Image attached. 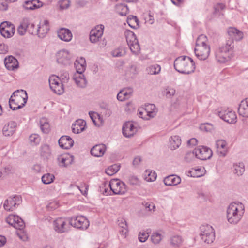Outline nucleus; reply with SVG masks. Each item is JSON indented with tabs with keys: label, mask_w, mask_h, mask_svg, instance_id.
<instances>
[{
	"label": "nucleus",
	"mask_w": 248,
	"mask_h": 248,
	"mask_svg": "<svg viewBox=\"0 0 248 248\" xmlns=\"http://www.w3.org/2000/svg\"><path fill=\"white\" fill-rule=\"evenodd\" d=\"M174 67L178 72L185 74H189L193 72L195 69L193 60L186 56L176 58L174 62Z\"/></svg>",
	"instance_id": "obj_1"
},
{
	"label": "nucleus",
	"mask_w": 248,
	"mask_h": 248,
	"mask_svg": "<svg viewBox=\"0 0 248 248\" xmlns=\"http://www.w3.org/2000/svg\"><path fill=\"white\" fill-rule=\"evenodd\" d=\"M244 206L239 202L231 203L227 211V217L228 221L231 224L237 223L244 213Z\"/></svg>",
	"instance_id": "obj_2"
},
{
	"label": "nucleus",
	"mask_w": 248,
	"mask_h": 248,
	"mask_svg": "<svg viewBox=\"0 0 248 248\" xmlns=\"http://www.w3.org/2000/svg\"><path fill=\"white\" fill-rule=\"evenodd\" d=\"M27 99V92L23 90H17L13 93L9 99V107L13 110L20 109L25 106Z\"/></svg>",
	"instance_id": "obj_3"
},
{
	"label": "nucleus",
	"mask_w": 248,
	"mask_h": 248,
	"mask_svg": "<svg viewBox=\"0 0 248 248\" xmlns=\"http://www.w3.org/2000/svg\"><path fill=\"white\" fill-rule=\"evenodd\" d=\"M233 47V42L232 40H227L225 45H223L215 52L217 61L220 63H224L230 59V52Z\"/></svg>",
	"instance_id": "obj_4"
},
{
	"label": "nucleus",
	"mask_w": 248,
	"mask_h": 248,
	"mask_svg": "<svg viewBox=\"0 0 248 248\" xmlns=\"http://www.w3.org/2000/svg\"><path fill=\"white\" fill-rule=\"evenodd\" d=\"M26 32L32 35L36 34V28H35V24L28 18H24L17 28V32L21 36L24 35Z\"/></svg>",
	"instance_id": "obj_5"
},
{
	"label": "nucleus",
	"mask_w": 248,
	"mask_h": 248,
	"mask_svg": "<svg viewBox=\"0 0 248 248\" xmlns=\"http://www.w3.org/2000/svg\"><path fill=\"white\" fill-rule=\"evenodd\" d=\"M200 236L205 243L210 244L213 242L215 237L214 229L209 225H202L200 227Z\"/></svg>",
	"instance_id": "obj_6"
},
{
	"label": "nucleus",
	"mask_w": 248,
	"mask_h": 248,
	"mask_svg": "<svg viewBox=\"0 0 248 248\" xmlns=\"http://www.w3.org/2000/svg\"><path fill=\"white\" fill-rule=\"evenodd\" d=\"M56 56L57 62L64 66L70 65L73 61L72 54L65 49L58 51Z\"/></svg>",
	"instance_id": "obj_7"
},
{
	"label": "nucleus",
	"mask_w": 248,
	"mask_h": 248,
	"mask_svg": "<svg viewBox=\"0 0 248 248\" xmlns=\"http://www.w3.org/2000/svg\"><path fill=\"white\" fill-rule=\"evenodd\" d=\"M219 117L229 124H235L237 122V116L235 112L229 108H221L218 111Z\"/></svg>",
	"instance_id": "obj_8"
},
{
	"label": "nucleus",
	"mask_w": 248,
	"mask_h": 248,
	"mask_svg": "<svg viewBox=\"0 0 248 248\" xmlns=\"http://www.w3.org/2000/svg\"><path fill=\"white\" fill-rule=\"evenodd\" d=\"M21 202L22 199L20 195L10 196L4 201L3 208L7 211H13Z\"/></svg>",
	"instance_id": "obj_9"
},
{
	"label": "nucleus",
	"mask_w": 248,
	"mask_h": 248,
	"mask_svg": "<svg viewBox=\"0 0 248 248\" xmlns=\"http://www.w3.org/2000/svg\"><path fill=\"white\" fill-rule=\"evenodd\" d=\"M109 186L111 190L115 195H123L127 191L125 184L118 179L111 180Z\"/></svg>",
	"instance_id": "obj_10"
},
{
	"label": "nucleus",
	"mask_w": 248,
	"mask_h": 248,
	"mask_svg": "<svg viewBox=\"0 0 248 248\" xmlns=\"http://www.w3.org/2000/svg\"><path fill=\"white\" fill-rule=\"evenodd\" d=\"M49 83L51 89L56 94H62L64 92L63 85L60 82V78L55 75L49 77Z\"/></svg>",
	"instance_id": "obj_11"
},
{
	"label": "nucleus",
	"mask_w": 248,
	"mask_h": 248,
	"mask_svg": "<svg viewBox=\"0 0 248 248\" xmlns=\"http://www.w3.org/2000/svg\"><path fill=\"white\" fill-rule=\"evenodd\" d=\"M70 225L80 229H87L89 226V220L82 216L72 217L69 219Z\"/></svg>",
	"instance_id": "obj_12"
},
{
	"label": "nucleus",
	"mask_w": 248,
	"mask_h": 248,
	"mask_svg": "<svg viewBox=\"0 0 248 248\" xmlns=\"http://www.w3.org/2000/svg\"><path fill=\"white\" fill-rule=\"evenodd\" d=\"M194 153L197 158L202 160L209 159L212 156V151L206 146H199L194 150Z\"/></svg>",
	"instance_id": "obj_13"
},
{
	"label": "nucleus",
	"mask_w": 248,
	"mask_h": 248,
	"mask_svg": "<svg viewBox=\"0 0 248 248\" xmlns=\"http://www.w3.org/2000/svg\"><path fill=\"white\" fill-rule=\"evenodd\" d=\"M15 32V26L11 22L4 21L0 24V32L5 38H10Z\"/></svg>",
	"instance_id": "obj_14"
},
{
	"label": "nucleus",
	"mask_w": 248,
	"mask_h": 248,
	"mask_svg": "<svg viewBox=\"0 0 248 248\" xmlns=\"http://www.w3.org/2000/svg\"><path fill=\"white\" fill-rule=\"evenodd\" d=\"M70 226L68 222L63 218L60 217L54 221V228L56 232L59 233H63L68 231Z\"/></svg>",
	"instance_id": "obj_15"
},
{
	"label": "nucleus",
	"mask_w": 248,
	"mask_h": 248,
	"mask_svg": "<svg viewBox=\"0 0 248 248\" xmlns=\"http://www.w3.org/2000/svg\"><path fill=\"white\" fill-rule=\"evenodd\" d=\"M6 220L9 224L17 229L22 230L25 227L23 220L18 216L10 215Z\"/></svg>",
	"instance_id": "obj_16"
},
{
	"label": "nucleus",
	"mask_w": 248,
	"mask_h": 248,
	"mask_svg": "<svg viewBox=\"0 0 248 248\" xmlns=\"http://www.w3.org/2000/svg\"><path fill=\"white\" fill-rule=\"evenodd\" d=\"M104 26L100 24L96 26L94 29L90 31V40L93 43L98 42L103 34Z\"/></svg>",
	"instance_id": "obj_17"
},
{
	"label": "nucleus",
	"mask_w": 248,
	"mask_h": 248,
	"mask_svg": "<svg viewBox=\"0 0 248 248\" xmlns=\"http://www.w3.org/2000/svg\"><path fill=\"white\" fill-rule=\"evenodd\" d=\"M194 51L197 57L201 60H205L209 56L210 52V46H195Z\"/></svg>",
	"instance_id": "obj_18"
},
{
	"label": "nucleus",
	"mask_w": 248,
	"mask_h": 248,
	"mask_svg": "<svg viewBox=\"0 0 248 248\" xmlns=\"http://www.w3.org/2000/svg\"><path fill=\"white\" fill-rule=\"evenodd\" d=\"M217 152L219 157H224L228 151L227 143L225 140H218L216 142Z\"/></svg>",
	"instance_id": "obj_19"
},
{
	"label": "nucleus",
	"mask_w": 248,
	"mask_h": 248,
	"mask_svg": "<svg viewBox=\"0 0 248 248\" xmlns=\"http://www.w3.org/2000/svg\"><path fill=\"white\" fill-rule=\"evenodd\" d=\"M122 131L124 137L129 138L137 132V127L134 126L132 122H127L123 125Z\"/></svg>",
	"instance_id": "obj_20"
},
{
	"label": "nucleus",
	"mask_w": 248,
	"mask_h": 248,
	"mask_svg": "<svg viewBox=\"0 0 248 248\" xmlns=\"http://www.w3.org/2000/svg\"><path fill=\"white\" fill-rule=\"evenodd\" d=\"M49 30V22L47 20L40 23L36 28V34L40 38H44Z\"/></svg>",
	"instance_id": "obj_21"
},
{
	"label": "nucleus",
	"mask_w": 248,
	"mask_h": 248,
	"mask_svg": "<svg viewBox=\"0 0 248 248\" xmlns=\"http://www.w3.org/2000/svg\"><path fill=\"white\" fill-rule=\"evenodd\" d=\"M58 143L62 148L68 149L73 146L74 142L69 136H62L60 138Z\"/></svg>",
	"instance_id": "obj_22"
},
{
	"label": "nucleus",
	"mask_w": 248,
	"mask_h": 248,
	"mask_svg": "<svg viewBox=\"0 0 248 248\" xmlns=\"http://www.w3.org/2000/svg\"><path fill=\"white\" fill-rule=\"evenodd\" d=\"M228 34L231 39L229 40L240 41L243 37V33L242 31L235 28L230 27L228 29ZM233 43V42H232Z\"/></svg>",
	"instance_id": "obj_23"
},
{
	"label": "nucleus",
	"mask_w": 248,
	"mask_h": 248,
	"mask_svg": "<svg viewBox=\"0 0 248 248\" xmlns=\"http://www.w3.org/2000/svg\"><path fill=\"white\" fill-rule=\"evenodd\" d=\"M4 64L9 70H14L19 66L18 61L12 56H9L5 58Z\"/></svg>",
	"instance_id": "obj_24"
},
{
	"label": "nucleus",
	"mask_w": 248,
	"mask_h": 248,
	"mask_svg": "<svg viewBox=\"0 0 248 248\" xmlns=\"http://www.w3.org/2000/svg\"><path fill=\"white\" fill-rule=\"evenodd\" d=\"M106 151V147L104 144H97L94 146L91 150V155L96 157L103 156Z\"/></svg>",
	"instance_id": "obj_25"
},
{
	"label": "nucleus",
	"mask_w": 248,
	"mask_h": 248,
	"mask_svg": "<svg viewBox=\"0 0 248 248\" xmlns=\"http://www.w3.org/2000/svg\"><path fill=\"white\" fill-rule=\"evenodd\" d=\"M59 165L62 167H67L71 165L74 160V157L69 154H63L58 157Z\"/></svg>",
	"instance_id": "obj_26"
},
{
	"label": "nucleus",
	"mask_w": 248,
	"mask_h": 248,
	"mask_svg": "<svg viewBox=\"0 0 248 248\" xmlns=\"http://www.w3.org/2000/svg\"><path fill=\"white\" fill-rule=\"evenodd\" d=\"M17 124L15 122L11 121L5 124L2 129L3 133L5 136H12L16 131Z\"/></svg>",
	"instance_id": "obj_27"
},
{
	"label": "nucleus",
	"mask_w": 248,
	"mask_h": 248,
	"mask_svg": "<svg viewBox=\"0 0 248 248\" xmlns=\"http://www.w3.org/2000/svg\"><path fill=\"white\" fill-rule=\"evenodd\" d=\"M59 38L64 41L69 42L72 38V34L71 31L67 29L62 28L58 31Z\"/></svg>",
	"instance_id": "obj_28"
},
{
	"label": "nucleus",
	"mask_w": 248,
	"mask_h": 248,
	"mask_svg": "<svg viewBox=\"0 0 248 248\" xmlns=\"http://www.w3.org/2000/svg\"><path fill=\"white\" fill-rule=\"evenodd\" d=\"M239 115L248 118V98L241 101L238 108Z\"/></svg>",
	"instance_id": "obj_29"
},
{
	"label": "nucleus",
	"mask_w": 248,
	"mask_h": 248,
	"mask_svg": "<svg viewBox=\"0 0 248 248\" xmlns=\"http://www.w3.org/2000/svg\"><path fill=\"white\" fill-rule=\"evenodd\" d=\"M86 122L82 119L77 120L72 125V131L74 133L78 134L84 130Z\"/></svg>",
	"instance_id": "obj_30"
},
{
	"label": "nucleus",
	"mask_w": 248,
	"mask_h": 248,
	"mask_svg": "<svg viewBox=\"0 0 248 248\" xmlns=\"http://www.w3.org/2000/svg\"><path fill=\"white\" fill-rule=\"evenodd\" d=\"M74 64L78 74L82 75L86 67L85 59L84 58L81 57L79 59L75 61Z\"/></svg>",
	"instance_id": "obj_31"
},
{
	"label": "nucleus",
	"mask_w": 248,
	"mask_h": 248,
	"mask_svg": "<svg viewBox=\"0 0 248 248\" xmlns=\"http://www.w3.org/2000/svg\"><path fill=\"white\" fill-rule=\"evenodd\" d=\"M180 182V177L175 175H169L164 179V184L166 186H175Z\"/></svg>",
	"instance_id": "obj_32"
},
{
	"label": "nucleus",
	"mask_w": 248,
	"mask_h": 248,
	"mask_svg": "<svg viewBox=\"0 0 248 248\" xmlns=\"http://www.w3.org/2000/svg\"><path fill=\"white\" fill-rule=\"evenodd\" d=\"M170 148L173 150L178 148L181 144V138L177 135L171 136L169 139Z\"/></svg>",
	"instance_id": "obj_33"
},
{
	"label": "nucleus",
	"mask_w": 248,
	"mask_h": 248,
	"mask_svg": "<svg viewBox=\"0 0 248 248\" xmlns=\"http://www.w3.org/2000/svg\"><path fill=\"white\" fill-rule=\"evenodd\" d=\"M73 79L78 86L80 88H84L86 87L87 81L84 78V75H75Z\"/></svg>",
	"instance_id": "obj_34"
},
{
	"label": "nucleus",
	"mask_w": 248,
	"mask_h": 248,
	"mask_svg": "<svg viewBox=\"0 0 248 248\" xmlns=\"http://www.w3.org/2000/svg\"><path fill=\"white\" fill-rule=\"evenodd\" d=\"M42 6L41 2L38 0H32L27 1L25 2L24 7L28 10H33Z\"/></svg>",
	"instance_id": "obj_35"
},
{
	"label": "nucleus",
	"mask_w": 248,
	"mask_h": 248,
	"mask_svg": "<svg viewBox=\"0 0 248 248\" xmlns=\"http://www.w3.org/2000/svg\"><path fill=\"white\" fill-rule=\"evenodd\" d=\"M40 127L44 133H48L50 130V124L46 118H42L40 120Z\"/></svg>",
	"instance_id": "obj_36"
},
{
	"label": "nucleus",
	"mask_w": 248,
	"mask_h": 248,
	"mask_svg": "<svg viewBox=\"0 0 248 248\" xmlns=\"http://www.w3.org/2000/svg\"><path fill=\"white\" fill-rule=\"evenodd\" d=\"M127 22L129 26L133 29L139 27V20L136 16H129L127 17Z\"/></svg>",
	"instance_id": "obj_37"
},
{
	"label": "nucleus",
	"mask_w": 248,
	"mask_h": 248,
	"mask_svg": "<svg viewBox=\"0 0 248 248\" xmlns=\"http://www.w3.org/2000/svg\"><path fill=\"white\" fill-rule=\"evenodd\" d=\"M209 46L208 44V39L205 35H200L196 40L195 46Z\"/></svg>",
	"instance_id": "obj_38"
},
{
	"label": "nucleus",
	"mask_w": 248,
	"mask_h": 248,
	"mask_svg": "<svg viewBox=\"0 0 248 248\" xmlns=\"http://www.w3.org/2000/svg\"><path fill=\"white\" fill-rule=\"evenodd\" d=\"M124 34L128 45L130 43H133L134 42L138 41L136 35L133 31L130 30H126Z\"/></svg>",
	"instance_id": "obj_39"
},
{
	"label": "nucleus",
	"mask_w": 248,
	"mask_h": 248,
	"mask_svg": "<svg viewBox=\"0 0 248 248\" xmlns=\"http://www.w3.org/2000/svg\"><path fill=\"white\" fill-rule=\"evenodd\" d=\"M116 10L121 16H126L128 12L129 9L127 5L121 3L116 5Z\"/></svg>",
	"instance_id": "obj_40"
},
{
	"label": "nucleus",
	"mask_w": 248,
	"mask_h": 248,
	"mask_svg": "<svg viewBox=\"0 0 248 248\" xmlns=\"http://www.w3.org/2000/svg\"><path fill=\"white\" fill-rule=\"evenodd\" d=\"M131 93L130 90H122L117 94V98L118 100L123 101L128 99Z\"/></svg>",
	"instance_id": "obj_41"
},
{
	"label": "nucleus",
	"mask_w": 248,
	"mask_h": 248,
	"mask_svg": "<svg viewBox=\"0 0 248 248\" xmlns=\"http://www.w3.org/2000/svg\"><path fill=\"white\" fill-rule=\"evenodd\" d=\"M245 171L244 165L243 163H239L233 165V173L238 176L242 175Z\"/></svg>",
	"instance_id": "obj_42"
},
{
	"label": "nucleus",
	"mask_w": 248,
	"mask_h": 248,
	"mask_svg": "<svg viewBox=\"0 0 248 248\" xmlns=\"http://www.w3.org/2000/svg\"><path fill=\"white\" fill-rule=\"evenodd\" d=\"M40 154L45 158H48L50 157L51 155V151L49 146L46 144L42 146Z\"/></svg>",
	"instance_id": "obj_43"
},
{
	"label": "nucleus",
	"mask_w": 248,
	"mask_h": 248,
	"mask_svg": "<svg viewBox=\"0 0 248 248\" xmlns=\"http://www.w3.org/2000/svg\"><path fill=\"white\" fill-rule=\"evenodd\" d=\"M118 225L121 228L119 230L122 235H125L128 232L127 225L126 221L124 219L118 220Z\"/></svg>",
	"instance_id": "obj_44"
},
{
	"label": "nucleus",
	"mask_w": 248,
	"mask_h": 248,
	"mask_svg": "<svg viewBox=\"0 0 248 248\" xmlns=\"http://www.w3.org/2000/svg\"><path fill=\"white\" fill-rule=\"evenodd\" d=\"M131 51L135 55H138L140 52V48L138 41L128 45Z\"/></svg>",
	"instance_id": "obj_45"
},
{
	"label": "nucleus",
	"mask_w": 248,
	"mask_h": 248,
	"mask_svg": "<svg viewBox=\"0 0 248 248\" xmlns=\"http://www.w3.org/2000/svg\"><path fill=\"white\" fill-rule=\"evenodd\" d=\"M120 165L114 164L108 168V169L106 170L105 172L108 175L112 176L118 171L120 170Z\"/></svg>",
	"instance_id": "obj_46"
},
{
	"label": "nucleus",
	"mask_w": 248,
	"mask_h": 248,
	"mask_svg": "<svg viewBox=\"0 0 248 248\" xmlns=\"http://www.w3.org/2000/svg\"><path fill=\"white\" fill-rule=\"evenodd\" d=\"M55 177L50 173H46L42 177V181L45 184H49L53 182Z\"/></svg>",
	"instance_id": "obj_47"
},
{
	"label": "nucleus",
	"mask_w": 248,
	"mask_h": 248,
	"mask_svg": "<svg viewBox=\"0 0 248 248\" xmlns=\"http://www.w3.org/2000/svg\"><path fill=\"white\" fill-rule=\"evenodd\" d=\"M161 70L160 65L158 64H155L151 65L147 68L148 73L153 75L158 74Z\"/></svg>",
	"instance_id": "obj_48"
},
{
	"label": "nucleus",
	"mask_w": 248,
	"mask_h": 248,
	"mask_svg": "<svg viewBox=\"0 0 248 248\" xmlns=\"http://www.w3.org/2000/svg\"><path fill=\"white\" fill-rule=\"evenodd\" d=\"M170 241L171 245L174 247H179L182 243V237L178 235L172 237Z\"/></svg>",
	"instance_id": "obj_49"
},
{
	"label": "nucleus",
	"mask_w": 248,
	"mask_h": 248,
	"mask_svg": "<svg viewBox=\"0 0 248 248\" xmlns=\"http://www.w3.org/2000/svg\"><path fill=\"white\" fill-rule=\"evenodd\" d=\"M111 54L115 57H122L125 54V51L123 47H119L112 50Z\"/></svg>",
	"instance_id": "obj_50"
},
{
	"label": "nucleus",
	"mask_w": 248,
	"mask_h": 248,
	"mask_svg": "<svg viewBox=\"0 0 248 248\" xmlns=\"http://www.w3.org/2000/svg\"><path fill=\"white\" fill-rule=\"evenodd\" d=\"M147 115L150 117H154L156 113L155 106L154 104H149L145 108Z\"/></svg>",
	"instance_id": "obj_51"
},
{
	"label": "nucleus",
	"mask_w": 248,
	"mask_h": 248,
	"mask_svg": "<svg viewBox=\"0 0 248 248\" xmlns=\"http://www.w3.org/2000/svg\"><path fill=\"white\" fill-rule=\"evenodd\" d=\"M142 204L148 211L154 212L155 210V206L153 202H144Z\"/></svg>",
	"instance_id": "obj_52"
},
{
	"label": "nucleus",
	"mask_w": 248,
	"mask_h": 248,
	"mask_svg": "<svg viewBox=\"0 0 248 248\" xmlns=\"http://www.w3.org/2000/svg\"><path fill=\"white\" fill-rule=\"evenodd\" d=\"M29 140L31 144L37 145L40 142V138L38 135L34 134L30 136Z\"/></svg>",
	"instance_id": "obj_53"
},
{
	"label": "nucleus",
	"mask_w": 248,
	"mask_h": 248,
	"mask_svg": "<svg viewBox=\"0 0 248 248\" xmlns=\"http://www.w3.org/2000/svg\"><path fill=\"white\" fill-rule=\"evenodd\" d=\"M147 175L148 176L146 177L145 179L147 181H154L156 179L157 177V175L155 172H152L148 170H146L145 175Z\"/></svg>",
	"instance_id": "obj_54"
},
{
	"label": "nucleus",
	"mask_w": 248,
	"mask_h": 248,
	"mask_svg": "<svg viewBox=\"0 0 248 248\" xmlns=\"http://www.w3.org/2000/svg\"><path fill=\"white\" fill-rule=\"evenodd\" d=\"M151 240L155 244H158L162 239V236L161 234L156 232L154 233L151 236Z\"/></svg>",
	"instance_id": "obj_55"
},
{
	"label": "nucleus",
	"mask_w": 248,
	"mask_h": 248,
	"mask_svg": "<svg viewBox=\"0 0 248 248\" xmlns=\"http://www.w3.org/2000/svg\"><path fill=\"white\" fill-rule=\"evenodd\" d=\"M175 93V90L172 88L167 87L164 91V94L167 98H171Z\"/></svg>",
	"instance_id": "obj_56"
},
{
	"label": "nucleus",
	"mask_w": 248,
	"mask_h": 248,
	"mask_svg": "<svg viewBox=\"0 0 248 248\" xmlns=\"http://www.w3.org/2000/svg\"><path fill=\"white\" fill-rule=\"evenodd\" d=\"M137 73L136 67L135 65H131L126 73V75L133 78Z\"/></svg>",
	"instance_id": "obj_57"
},
{
	"label": "nucleus",
	"mask_w": 248,
	"mask_h": 248,
	"mask_svg": "<svg viewBox=\"0 0 248 248\" xmlns=\"http://www.w3.org/2000/svg\"><path fill=\"white\" fill-rule=\"evenodd\" d=\"M201 169H195L193 170H190L188 172L190 174V176L193 177H199L203 175L201 173Z\"/></svg>",
	"instance_id": "obj_58"
},
{
	"label": "nucleus",
	"mask_w": 248,
	"mask_h": 248,
	"mask_svg": "<svg viewBox=\"0 0 248 248\" xmlns=\"http://www.w3.org/2000/svg\"><path fill=\"white\" fill-rule=\"evenodd\" d=\"M149 236V235L148 232H140L139 234V240L141 242H144L147 240Z\"/></svg>",
	"instance_id": "obj_59"
},
{
	"label": "nucleus",
	"mask_w": 248,
	"mask_h": 248,
	"mask_svg": "<svg viewBox=\"0 0 248 248\" xmlns=\"http://www.w3.org/2000/svg\"><path fill=\"white\" fill-rule=\"evenodd\" d=\"M70 4V1L69 0H62L59 2L60 7L61 9L68 8Z\"/></svg>",
	"instance_id": "obj_60"
},
{
	"label": "nucleus",
	"mask_w": 248,
	"mask_h": 248,
	"mask_svg": "<svg viewBox=\"0 0 248 248\" xmlns=\"http://www.w3.org/2000/svg\"><path fill=\"white\" fill-rule=\"evenodd\" d=\"M78 188L83 195L87 194L88 186L85 184H82L80 186H78Z\"/></svg>",
	"instance_id": "obj_61"
},
{
	"label": "nucleus",
	"mask_w": 248,
	"mask_h": 248,
	"mask_svg": "<svg viewBox=\"0 0 248 248\" xmlns=\"http://www.w3.org/2000/svg\"><path fill=\"white\" fill-rule=\"evenodd\" d=\"M89 114L90 117L91 119H92L93 122L94 123V124L95 125H96L97 124H96V119L97 118H98V119H100V115L97 113H95L94 112H89Z\"/></svg>",
	"instance_id": "obj_62"
},
{
	"label": "nucleus",
	"mask_w": 248,
	"mask_h": 248,
	"mask_svg": "<svg viewBox=\"0 0 248 248\" xmlns=\"http://www.w3.org/2000/svg\"><path fill=\"white\" fill-rule=\"evenodd\" d=\"M195 155V153L194 151L192 152H187L185 156V160L186 162H190L192 160Z\"/></svg>",
	"instance_id": "obj_63"
},
{
	"label": "nucleus",
	"mask_w": 248,
	"mask_h": 248,
	"mask_svg": "<svg viewBox=\"0 0 248 248\" xmlns=\"http://www.w3.org/2000/svg\"><path fill=\"white\" fill-rule=\"evenodd\" d=\"M60 78H61L64 82L68 81L69 78V73L66 71H62L60 74Z\"/></svg>",
	"instance_id": "obj_64"
}]
</instances>
